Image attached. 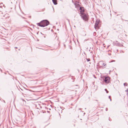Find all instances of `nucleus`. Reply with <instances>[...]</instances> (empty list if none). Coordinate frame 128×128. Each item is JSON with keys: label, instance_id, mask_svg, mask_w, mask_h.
<instances>
[{"label": "nucleus", "instance_id": "ddd939ff", "mask_svg": "<svg viewBox=\"0 0 128 128\" xmlns=\"http://www.w3.org/2000/svg\"><path fill=\"white\" fill-rule=\"evenodd\" d=\"M106 111H107L108 110V108H106Z\"/></svg>", "mask_w": 128, "mask_h": 128}, {"label": "nucleus", "instance_id": "a211bd4d", "mask_svg": "<svg viewBox=\"0 0 128 128\" xmlns=\"http://www.w3.org/2000/svg\"><path fill=\"white\" fill-rule=\"evenodd\" d=\"M4 103H5V101H4Z\"/></svg>", "mask_w": 128, "mask_h": 128}, {"label": "nucleus", "instance_id": "f3484780", "mask_svg": "<svg viewBox=\"0 0 128 128\" xmlns=\"http://www.w3.org/2000/svg\"><path fill=\"white\" fill-rule=\"evenodd\" d=\"M110 101H111L112 100H111V98H110Z\"/></svg>", "mask_w": 128, "mask_h": 128}, {"label": "nucleus", "instance_id": "f03ea898", "mask_svg": "<svg viewBox=\"0 0 128 128\" xmlns=\"http://www.w3.org/2000/svg\"><path fill=\"white\" fill-rule=\"evenodd\" d=\"M84 10L80 11L81 14H82V18L84 20H86L87 19V16L84 13Z\"/></svg>", "mask_w": 128, "mask_h": 128}, {"label": "nucleus", "instance_id": "9b49d317", "mask_svg": "<svg viewBox=\"0 0 128 128\" xmlns=\"http://www.w3.org/2000/svg\"><path fill=\"white\" fill-rule=\"evenodd\" d=\"M106 65V64L105 63H104V64H103V66H105V65Z\"/></svg>", "mask_w": 128, "mask_h": 128}, {"label": "nucleus", "instance_id": "f8f14e48", "mask_svg": "<svg viewBox=\"0 0 128 128\" xmlns=\"http://www.w3.org/2000/svg\"><path fill=\"white\" fill-rule=\"evenodd\" d=\"M126 92H128V89H127L126 90H125Z\"/></svg>", "mask_w": 128, "mask_h": 128}, {"label": "nucleus", "instance_id": "6e6552de", "mask_svg": "<svg viewBox=\"0 0 128 128\" xmlns=\"http://www.w3.org/2000/svg\"><path fill=\"white\" fill-rule=\"evenodd\" d=\"M124 86H128V84L126 82L124 84Z\"/></svg>", "mask_w": 128, "mask_h": 128}, {"label": "nucleus", "instance_id": "423d86ee", "mask_svg": "<svg viewBox=\"0 0 128 128\" xmlns=\"http://www.w3.org/2000/svg\"><path fill=\"white\" fill-rule=\"evenodd\" d=\"M72 2L76 6L77 5L78 3L77 1L76 0H72Z\"/></svg>", "mask_w": 128, "mask_h": 128}, {"label": "nucleus", "instance_id": "20e7f679", "mask_svg": "<svg viewBox=\"0 0 128 128\" xmlns=\"http://www.w3.org/2000/svg\"><path fill=\"white\" fill-rule=\"evenodd\" d=\"M99 22V20H96L94 25V28L96 29V28H98V24Z\"/></svg>", "mask_w": 128, "mask_h": 128}, {"label": "nucleus", "instance_id": "aec40b11", "mask_svg": "<svg viewBox=\"0 0 128 128\" xmlns=\"http://www.w3.org/2000/svg\"><path fill=\"white\" fill-rule=\"evenodd\" d=\"M122 52H123V53H124V52H122Z\"/></svg>", "mask_w": 128, "mask_h": 128}, {"label": "nucleus", "instance_id": "4468645a", "mask_svg": "<svg viewBox=\"0 0 128 128\" xmlns=\"http://www.w3.org/2000/svg\"><path fill=\"white\" fill-rule=\"evenodd\" d=\"M115 60H112L111 62H115Z\"/></svg>", "mask_w": 128, "mask_h": 128}, {"label": "nucleus", "instance_id": "6ab92c4d", "mask_svg": "<svg viewBox=\"0 0 128 128\" xmlns=\"http://www.w3.org/2000/svg\"><path fill=\"white\" fill-rule=\"evenodd\" d=\"M15 48H17L16 47H15Z\"/></svg>", "mask_w": 128, "mask_h": 128}, {"label": "nucleus", "instance_id": "f257e3e1", "mask_svg": "<svg viewBox=\"0 0 128 128\" xmlns=\"http://www.w3.org/2000/svg\"><path fill=\"white\" fill-rule=\"evenodd\" d=\"M49 22L47 20H45L41 21L40 22L36 24L39 26L44 27L48 26L49 24Z\"/></svg>", "mask_w": 128, "mask_h": 128}, {"label": "nucleus", "instance_id": "7ed1b4c3", "mask_svg": "<svg viewBox=\"0 0 128 128\" xmlns=\"http://www.w3.org/2000/svg\"><path fill=\"white\" fill-rule=\"evenodd\" d=\"M104 64V63L102 61H101L98 63L97 66L98 67L100 68H103L104 67V66L103 64Z\"/></svg>", "mask_w": 128, "mask_h": 128}, {"label": "nucleus", "instance_id": "39448f33", "mask_svg": "<svg viewBox=\"0 0 128 128\" xmlns=\"http://www.w3.org/2000/svg\"><path fill=\"white\" fill-rule=\"evenodd\" d=\"M110 78L109 77L107 76L104 79V80L106 83L108 84L110 82Z\"/></svg>", "mask_w": 128, "mask_h": 128}, {"label": "nucleus", "instance_id": "1a4fd4ad", "mask_svg": "<svg viewBox=\"0 0 128 128\" xmlns=\"http://www.w3.org/2000/svg\"><path fill=\"white\" fill-rule=\"evenodd\" d=\"M105 90L106 91V93H108V91L107 90V89H105L104 90Z\"/></svg>", "mask_w": 128, "mask_h": 128}, {"label": "nucleus", "instance_id": "9d476101", "mask_svg": "<svg viewBox=\"0 0 128 128\" xmlns=\"http://www.w3.org/2000/svg\"><path fill=\"white\" fill-rule=\"evenodd\" d=\"M86 60L88 62H89L90 61V59L89 58H86Z\"/></svg>", "mask_w": 128, "mask_h": 128}, {"label": "nucleus", "instance_id": "0eeeda50", "mask_svg": "<svg viewBox=\"0 0 128 128\" xmlns=\"http://www.w3.org/2000/svg\"><path fill=\"white\" fill-rule=\"evenodd\" d=\"M53 3L54 5H56L57 4L56 0H52Z\"/></svg>", "mask_w": 128, "mask_h": 128}, {"label": "nucleus", "instance_id": "dca6fc26", "mask_svg": "<svg viewBox=\"0 0 128 128\" xmlns=\"http://www.w3.org/2000/svg\"><path fill=\"white\" fill-rule=\"evenodd\" d=\"M110 96H109V98H110Z\"/></svg>", "mask_w": 128, "mask_h": 128}, {"label": "nucleus", "instance_id": "2eb2a0df", "mask_svg": "<svg viewBox=\"0 0 128 128\" xmlns=\"http://www.w3.org/2000/svg\"><path fill=\"white\" fill-rule=\"evenodd\" d=\"M108 54L110 56V55H111V54L108 53Z\"/></svg>", "mask_w": 128, "mask_h": 128}]
</instances>
